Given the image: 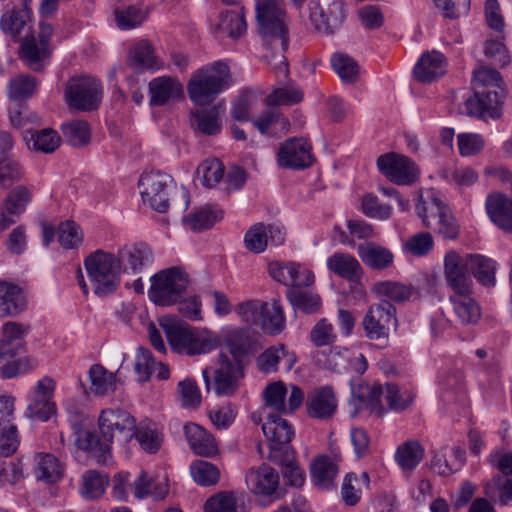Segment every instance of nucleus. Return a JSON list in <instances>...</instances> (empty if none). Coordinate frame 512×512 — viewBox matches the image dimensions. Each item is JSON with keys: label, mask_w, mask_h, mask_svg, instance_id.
I'll return each mask as SVG.
<instances>
[{"label": "nucleus", "mask_w": 512, "mask_h": 512, "mask_svg": "<svg viewBox=\"0 0 512 512\" xmlns=\"http://www.w3.org/2000/svg\"><path fill=\"white\" fill-rule=\"evenodd\" d=\"M98 428L101 438L88 429L74 427L75 444L103 464L110 457V445L114 438L124 441L133 438L135 418L124 409L106 408L99 414Z\"/></svg>", "instance_id": "1"}, {"label": "nucleus", "mask_w": 512, "mask_h": 512, "mask_svg": "<svg viewBox=\"0 0 512 512\" xmlns=\"http://www.w3.org/2000/svg\"><path fill=\"white\" fill-rule=\"evenodd\" d=\"M160 326L171 349L178 354L204 355L216 350L220 345V338L216 333L208 329L192 327L174 318H163Z\"/></svg>", "instance_id": "2"}, {"label": "nucleus", "mask_w": 512, "mask_h": 512, "mask_svg": "<svg viewBox=\"0 0 512 512\" xmlns=\"http://www.w3.org/2000/svg\"><path fill=\"white\" fill-rule=\"evenodd\" d=\"M255 9L260 35L273 49L284 53L289 44L286 11L276 0H256ZM277 70L284 76L288 74V65L283 54H280Z\"/></svg>", "instance_id": "3"}, {"label": "nucleus", "mask_w": 512, "mask_h": 512, "mask_svg": "<svg viewBox=\"0 0 512 512\" xmlns=\"http://www.w3.org/2000/svg\"><path fill=\"white\" fill-rule=\"evenodd\" d=\"M231 84L229 66L216 61L195 71L187 85L190 99L198 105H207Z\"/></svg>", "instance_id": "4"}, {"label": "nucleus", "mask_w": 512, "mask_h": 512, "mask_svg": "<svg viewBox=\"0 0 512 512\" xmlns=\"http://www.w3.org/2000/svg\"><path fill=\"white\" fill-rule=\"evenodd\" d=\"M249 345L230 343V352L233 354L235 360H230L226 356L221 357L219 367L213 369L206 367L202 371V376L205 382L207 391L211 389L218 396H230L234 394L239 388V381L243 377V369L241 363L237 360L238 357L247 353Z\"/></svg>", "instance_id": "5"}, {"label": "nucleus", "mask_w": 512, "mask_h": 512, "mask_svg": "<svg viewBox=\"0 0 512 512\" xmlns=\"http://www.w3.org/2000/svg\"><path fill=\"white\" fill-rule=\"evenodd\" d=\"M84 266L95 294L107 296L116 291L122 273L116 255L96 250L85 258Z\"/></svg>", "instance_id": "6"}, {"label": "nucleus", "mask_w": 512, "mask_h": 512, "mask_svg": "<svg viewBox=\"0 0 512 512\" xmlns=\"http://www.w3.org/2000/svg\"><path fill=\"white\" fill-rule=\"evenodd\" d=\"M148 291L152 302L160 306L176 303L188 286L187 275L178 267H170L159 271L151 277Z\"/></svg>", "instance_id": "7"}, {"label": "nucleus", "mask_w": 512, "mask_h": 512, "mask_svg": "<svg viewBox=\"0 0 512 512\" xmlns=\"http://www.w3.org/2000/svg\"><path fill=\"white\" fill-rule=\"evenodd\" d=\"M68 106L77 111H92L97 109L102 99L101 83L90 76L70 78L64 90Z\"/></svg>", "instance_id": "8"}, {"label": "nucleus", "mask_w": 512, "mask_h": 512, "mask_svg": "<svg viewBox=\"0 0 512 512\" xmlns=\"http://www.w3.org/2000/svg\"><path fill=\"white\" fill-rule=\"evenodd\" d=\"M56 387V381L50 376H44L36 381L26 396L25 416L42 422L48 421L56 413Z\"/></svg>", "instance_id": "9"}, {"label": "nucleus", "mask_w": 512, "mask_h": 512, "mask_svg": "<svg viewBox=\"0 0 512 512\" xmlns=\"http://www.w3.org/2000/svg\"><path fill=\"white\" fill-rule=\"evenodd\" d=\"M310 20L323 34H333L344 23L347 7L343 0H312L309 4Z\"/></svg>", "instance_id": "10"}, {"label": "nucleus", "mask_w": 512, "mask_h": 512, "mask_svg": "<svg viewBox=\"0 0 512 512\" xmlns=\"http://www.w3.org/2000/svg\"><path fill=\"white\" fill-rule=\"evenodd\" d=\"M172 182L170 175L160 171L144 173L139 180L143 202L155 211L166 212L169 208L168 195Z\"/></svg>", "instance_id": "11"}, {"label": "nucleus", "mask_w": 512, "mask_h": 512, "mask_svg": "<svg viewBox=\"0 0 512 512\" xmlns=\"http://www.w3.org/2000/svg\"><path fill=\"white\" fill-rule=\"evenodd\" d=\"M368 394L366 396L370 408L373 412L382 415L386 410L381 404V397L383 396L387 402L388 409L395 412H401L407 409L414 400V394L409 389H402L396 384L387 383L385 387L380 384H373L367 387ZM365 398V396H360Z\"/></svg>", "instance_id": "12"}, {"label": "nucleus", "mask_w": 512, "mask_h": 512, "mask_svg": "<svg viewBox=\"0 0 512 512\" xmlns=\"http://www.w3.org/2000/svg\"><path fill=\"white\" fill-rule=\"evenodd\" d=\"M21 437L15 423V398L0 396V455L4 457L14 454Z\"/></svg>", "instance_id": "13"}, {"label": "nucleus", "mask_w": 512, "mask_h": 512, "mask_svg": "<svg viewBox=\"0 0 512 512\" xmlns=\"http://www.w3.org/2000/svg\"><path fill=\"white\" fill-rule=\"evenodd\" d=\"M262 431L269 442V454L267 456L269 460H277L286 449H292L289 443L295 431L289 421L280 415H267V419L262 425Z\"/></svg>", "instance_id": "14"}, {"label": "nucleus", "mask_w": 512, "mask_h": 512, "mask_svg": "<svg viewBox=\"0 0 512 512\" xmlns=\"http://www.w3.org/2000/svg\"><path fill=\"white\" fill-rule=\"evenodd\" d=\"M472 254H460L449 250L443 260V273L448 291L473 286L470 275Z\"/></svg>", "instance_id": "15"}, {"label": "nucleus", "mask_w": 512, "mask_h": 512, "mask_svg": "<svg viewBox=\"0 0 512 512\" xmlns=\"http://www.w3.org/2000/svg\"><path fill=\"white\" fill-rule=\"evenodd\" d=\"M377 166L383 175L397 185L412 184L419 175V170L412 160L396 153L380 156Z\"/></svg>", "instance_id": "16"}, {"label": "nucleus", "mask_w": 512, "mask_h": 512, "mask_svg": "<svg viewBox=\"0 0 512 512\" xmlns=\"http://www.w3.org/2000/svg\"><path fill=\"white\" fill-rule=\"evenodd\" d=\"M396 309L388 301L372 305L363 319L366 336L371 340L387 338L391 326H396Z\"/></svg>", "instance_id": "17"}, {"label": "nucleus", "mask_w": 512, "mask_h": 512, "mask_svg": "<svg viewBox=\"0 0 512 512\" xmlns=\"http://www.w3.org/2000/svg\"><path fill=\"white\" fill-rule=\"evenodd\" d=\"M245 483L250 493L256 496H272L280 483L279 473L262 463L259 466L249 468L245 473Z\"/></svg>", "instance_id": "18"}, {"label": "nucleus", "mask_w": 512, "mask_h": 512, "mask_svg": "<svg viewBox=\"0 0 512 512\" xmlns=\"http://www.w3.org/2000/svg\"><path fill=\"white\" fill-rule=\"evenodd\" d=\"M448 299L458 322L461 324H476L481 318V308L473 297V286L450 291Z\"/></svg>", "instance_id": "19"}, {"label": "nucleus", "mask_w": 512, "mask_h": 512, "mask_svg": "<svg viewBox=\"0 0 512 512\" xmlns=\"http://www.w3.org/2000/svg\"><path fill=\"white\" fill-rule=\"evenodd\" d=\"M280 166L292 169H303L313 162L311 146L304 138L286 140L278 153Z\"/></svg>", "instance_id": "20"}, {"label": "nucleus", "mask_w": 512, "mask_h": 512, "mask_svg": "<svg viewBox=\"0 0 512 512\" xmlns=\"http://www.w3.org/2000/svg\"><path fill=\"white\" fill-rule=\"evenodd\" d=\"M465 106L468 114L482 119H498L502 115V101L497 90L474 92L469 97Z\"/></svg>", "instance_id": "21"}, {"label": "nucleus", "mask_w": 512, "mask_h": 512, "mask_svg": "<svg viewBox=\"0 0 512 512\" xmlns=\"http://www.w3.org/2000/svg\"><path fill=\"white\" fill-rule=\"evenodd\" d=\"M337 398L331 387L325 386L309 393L306 401L307 414L314 419L328 420L337 410Z\"/></svg>", "instance_id": "22"}, {"label": "nucleus", "mask_w": 512, "mask_h": 512, "mask_svg": "<svg viewBox=\"0 0 512 512\" xmlns=\"http://www.w3.org/2000/svg\"><path fill=\"white\" fill-rule=\"evenodd\" d=\"M121 265V272L139 273L153 262V253L144 243H133L123 246L116 256Z\"/></svg>", "instance_id": "23"}, {"label": "nucleus", "mask_w": 512, "mask_h": 512, "mask_svg": "<svg viewBox=\"0 0 512 512\" xmlns=\"http://www.w3.org/2000/svg\"><path fill=\"white\" fill-rule=\"evenodd\" d=\"M297 361L295 353L284 344L273 345L264 350L256 359V365L261 372L273 373L282 362L285 371H290Z\"/></svg>", "instance_id": "24"}, {"label": "nucleus", "mask_w": 512, "mask_h": 512, "mask_svg": "<svg viewBox=\"0 0 512 512\" xmlns=\"http://www.w3.org/2000/svg\"><path fill=\"white\" fill-rule=\"evenodd\" d=\"M150 105L163 106L183 95V85L175 77L160 76L149 83Z\"/></svg>", "instance_id": "25"}, {"label": "nucleus", "mask_w": 512, "mask_h": 512, "mask_svg": "<svg viewBox=\"0 0 512 512\" xmlns=\"http://www.w3.org/2000/svg\"><path fill=\"white\" fill-rule=\"evenodd\" d=\"M183 430L189 447L195 454L206 457L217 454V440L205 428L190 422L184 426Z\"/></svg>", "instance_id": "26"}, {"label": "nucleus", "mask_w": 512, "mask_h": 512, "mask_svg": "<svg viewBox=\"0 0 512 512\" xmlns=\"http://www.w3.org/2000/svg\"><path fill=\"white\" fill-rule=\"evenodd\" d=\"M485 208L491 221L500 229L512 233V200L494 192L487 196Z\"/></svg>", "instance_id": "27"}, {"label": "nucleus", "mask_w": 512, "mask_h": 512, "mask_svg": "<svg viewBox=\"0 0 512 512\" xmlns=\"http://www.w3.org/2000/svg\"><path fill=\"white\" fill-rule=\"evenodd\" d=\"M43 231V243L44 245H49L53 239L55 234L57 233L58 241L60 245L65 249H73L78 247L83 240V233L80 227L74 222L67 220L62 222L57 231L50 224L42 225Z\"/></svg>", "instance_id": "28"}, {"label": "nucleus", "mask_w": 512, "mask_h": 512, "mask_svg": "<svg viewBox=\"0 0 512 512\" xmlns=\"http://www.w3.org/2000/svg\"><path fill=\"white\" fill-rule=\"evenodd\" d=\"M205 512H247V495L243 491H221L207 499Z\"/></svg>", "instance_id": "29"}, {"label": "nucleus", "mask_w": 512, "mask_h": 512, "mask_svg": "<svg viewBox=\"0 0 512 512\" xmlns=\"http://www.w3.org/2000/svg\"><path fill=\"white\" fill-rule=\"evenodd\" d=\"M26 308L23 290L17 284L0 281V318L13 317Z\"/></svg>", "instance_id": "30"}, {"label": "nucleus", "mask_w": 512, "mask_h": 512, "mask_svg": "<svg viewBox=\"0 0 512 512\" xmlns=\"http://www.w3.org/2000/svg\"><path fill=\"white\" fill-rule=\"evenodd\" d=\"M449 208L441 201L438 194L434 190H427L419 196L416 204L418 216L422 219L423 224L432 229L437 220L445 214Z\"/></svg>", "instance_id": "31"}, {"label": "nucleus", "mask_w": 512, "mask_h": 512, "mask_svg": "<svg viewBox=\"0 0 512 512\" xmlns=\"http://www.w3.org/2000/svg\"><path fill=\"white\" fill-rule=\"evenodd\" d=\"M445 60L441 53H424L414 68V75L420 82L429 83L445 73Z\"/></svg>", "instance_id": "32"}, {"label": "nucleus", "mask_w": 512, "mask_h": 512, "mask_svg": "<svg viewBox=\"0 0 512 512\" xmlns=\"http://www.w3.org/2000/svg\"><path fill=\"white\" fill-rule=\"evenodd\" d=\"M35 476L38 480L48 484L59 482L64 476V465L50 453H38L34 457Z\"/></svg>", "instance_id": "33"}, {"label": "nucleus", "mask_w": 512, "mask_h": 512, "mask_svg": "<svg viewBox=\"0 0 512 512\" xmlns=\"http://www.w3.org/2000/svg\"><path fill=\"white\" fill-rule=\"evenodd\" d=\"M464 461V452L459 447L451 450L443 448L434 452L430 462L431 469L440 476H448L456 472Z\"/></svg>", "instance_id": "34"}, {"label": "nucleus", "mask_w": 512, "mask_h": 512, "mask_svg": "<svg viewBox=\"0 0 512 512\" xmlns=\"http://www.w3.org/2000/svg\"><path fill=\"white\" fill-rule=\"evenodd\" d=\"M262 135L281 136L290 128V122L280 111L269 108L253 121Z\"/></svg>", "instance_id": "35"}, {"label": "nucleus", "mask_w": 512, "mask_h": 512, "mask_svg": "<svg viewBox=\"0 0 512 512\" xmlns=\"http://www.w3.org/2000/svg\"><path fill=\"white\" fill-rule=\"evenodd\" d=\"M128 64L130 67L139 70H157L162 64L154 54L152 44L147 40L137 42L129 51Z\"/></svg>", "instance_id": "36"}, {"label": "nucleus", "mask_w": 512, "mask_h": 512, "mask_svg": "<svg viewBox=\"0 0 512 512\" xmlns=\"http://www.w3.org/2000/svg\"><path fill=\"white\" fill-rule=\"evenodd\" d=\"M259 326L265 334L272 336L280 334L285 329L284 310L278 301L264 302Z\"/></svg>", "instance_id": "37"}, {"label": "nucleus", "mask_w": 512, "mask_h": 512, "mask_svg": "<svg viewBox=\"0 0 512 512\" xmlns=\"http://www.w3.org/2000/svg\"><path fill=\"white\" fill-rule=\"evenodd\" d=\"M50 55L51 47L40 43L34 36L25 38L21 44L20 57L32 70H40Z\"/></svg>", "instance_id": "38"}, {"label": "nucleus", "mask_w": 512, "mask_h": 512, "mask_svg": "<svg viewBox=\"0 0 512 512\" xmlns=\"http://www.w3.org/2000/svg\"><path fill=\"white\" fill-rule=\"evenodd\" d=\"M246 31V21L240 10L222 12L219 22L215 28V35L218 38L229 37L237 39Z\"/></svg>", "instance_id": "39"}, {"label": "nucleus", "mask_w": 512, "mask_h": 512, "mask_svg": "<svg viewBox=\"0 0 512 512\" xmlns=\"http://www.w3.org/2000/svg\"><path fill=\"white\" fill-rule=\"evenodd\" d=\"M134 495L138 499L152 496L155 499H163L169 492L167 478L164 476L155 481L145 471H142L133 484Z\"/></svg>", "instance_id": "40"}, {"label": "nucleus", "mask_w": 512, "mask_h": 512, "mask_svg": "<svg viewBox=\"0 0 512 512\" xmlns=\"http://www.w3.org/2000/svg\"><path fill=\"white\" fill-rule=\"evenodd\" d=\"M358 254L361 260L373 269H386L394 259L389 249L373 242L359 245Z\"/></svg>", "instance_id": "41"}, {"label": "nucleus", "mask_w": 512, "mask_h": 512, "mask_svg": "<svg viewBox=\"0 0 512 512\" xmlns=\"http://www.w3.org/2000/svg\"><path fill=\"white\" fill-rule=\"evenodd\" d=\"M338 473V465L335 460L326 455L315 458L311 466V474L315 485L322 489H329L334 485V479Z\"/></svg>", "instance_id": "42"}, {"label": "nucleus", "mask_w": 512, "mask_h": 512, "mask_svg": "<svg viewBox=\"0 0 512 512\" xmlns=\"http://www.w3.org/2000/svg\"><path fill=\"white\" fill-rule=\"evenodd\" d=\"M32 0H23V9H12L3 14L1 18V28L12 37L20 35L31 17Z\"/></svg>", "instance_id": "43"}, {"label": "nucleus", "mask_w": 512, "mask_h": 512, "mask_svg": "<svg viewBox=\"0 0 512 512\" xmlns=\"http://www.w3.org/2000/svg\"><path fill=\"white\" fill-rule=\"evenodd\" d=\"M424 448L416 440H408L398 446L394 458L403 471L411 472L423 460Z\"/></svg>", "instance_id": "44"}, {"label": "nucleus", "mask_w": 512, "mask_h": 512, "mask_svg": "<svg viewBox=\"0 0 512 512\" xmlns=\"http://www.w3.org/2000/svg\"><path fill=\"white\" fill-rule=\"evenodd\" d=\"M133 437L136 438L144 451L151 454L156 453L160 449L163 441L161 432L151 421H143L139 425L135 424Z\"/></svg>", "instance_id": "45"}, {"label": "nucleus", "mask_w": 512, "mask_h": 512, "mask_svg": "<svg viewBox=\"0 0 512 512\" xmlns=\"http://www.w3.org/2000/svg\"><path fill=\"white\" fill-rule=\"evenodd\" d=\"M327 266L336 275L353 280L358 277L361 266L358 260L348 253H335L327 259Z\"/></svg>", "instance_id": "46"}, {"label": "nucleus", "mask_w": 512, "mask_h": 512, "mask_svg": "<svg viewBox=\"0 0 512 512\" xmlns=\"http://www.w3.org/2000/svg\"><path fill=\"white\" fill-rule=\"evenodd\" d=\"M91 391L100 396L116 390L118 380L115 374L107 371L102 365L95 364L89 370Z\"/></svg>", "instance_id": "47"}, {"label": "nucleus", "mask_w": 512, "mask_h": 512, "mask_svg": "<svg viewBox=\"0 0 512 512\" xmlns=\"http://www.w3.org/2000/svg\"><path fill=\"white\" fill-rule=\"evenodd\" d=\"M271 461L282 466V474L287 484L296 488L304 484V472L297 464L293 449H286L279 455V459Z\"/></svg>", "instance_id": "48"}, {"label": "nucleus", "mask_w": 512, "mask_h": 512, "mask_svg": "<svg viewBox=\"0 0 512 512\" xmlns=\"http://www.w3.org/2000/svg\"><path fill=\"white\" fill-rule=\"evenodd\" d=\"M108 478L95 470H88L82 474L79 493L88 500L100 498L108 485Z\"/></svg>", "instance_id": "49"}, {"label": "nucleus", "mask_w": 512, "mask_h": 512, "mask_svg": "<svg viewBox=\"0 0 512 512\" xmlns=\"http://www.w3.org/2000/svg\"><path fill=\"white\" fill-rule=\"evenodd\" d=\"M222 217L223 212L221 209L214 205H206L188 215L185 221L191 230L202 231L211 228Z\"/></svg>", "instance_id": "50"}, {"label": "nucleus", "mask_w": 512, "mask_h": 512, "mask_svg": "<svg viewBox=\"0 0 512 512\" xmlns=\"http://www.w3.org/2000/svg\"><path fill=\"white\" fill-rule=\"evenodd\" d=\"M192 126L207 135H215L220 132L221 124L216 107L210 109H201L192 113Z\"/></svg>", "instance_id": "51"}, {"label": "nucleus", "mask_w": 512, "mask_h": 512, "mask_svg": "<svg viewBox=\"0 0 512 512\" xmlns=\"http://www.w3.org/2000/svg\"><path fill=\"white\" fill-rule=\"evenodd\" d=\"M472 87L474 92L500 90L502 87V77L495 69L480 66L473 73Z\"/></svg>", "instance_id": "52"}, {"label": "nucleus", "mask_w": 512, "mask_h": 512, "mask_svg": "<svg viewBox=\"0 0 512 512\" xmlns=\"http://www.w3.org/2000/svg\"><path fill=\"white\" fill-rule=\"evenodd\" d=\"M29 147H32L36 151L43 153L54 152L61 143V138L58 133L50 128H45L39 131L31 133V137L25 136Z\"/></svg>", "instance_id": "53"}, {"label": "nucleus", "mask_w": 512, "mask_h": 512, "mask_svg": "<svg viewBox=\"0 0 512 512\" xmlns=\"http://www.w3.org/2000/svg\"><path fill=\"white\" fill-rule=\"evenodd\" d=\"M147 7L132 5L115 12V19L120 29L127 30L140 26L148 17Z\"/></svg>", "instance_id": "54"}, {"label": "nucleus", "mask_w": 512, "mask_h": 512, "mask_svg": "<svg viewBox=\"0 0 512 512\" xmlns=\"http://www.w3.org/2000/svg\"><path fill=\"white\" fill-rule=\"evenodd\" d=\"M27 328L20 323L8 321L1 328L0 343L18 354L24 347Z\"/></svg>", "instance_id": "55"}, {"label": "nucleus", "mask_w": 512, "mask_h": 512, "mask_svg": "<svg viewBox=\"0 0 512 512\" xmlns=\"http://www.w3.org/2000/svg\"><path fill=\"white\" fill-rule=\"evenodd\" d=\"M471 270L474 277L485 286H492L495 283L496 263L485 256H471Z\"/></svg>", "instance_id": "56"}, {"label": "nucleus", "mask_w": 512, "mask_h": 512, "mask_svg": "<svg viewBox=\"0 0 512 512\" xmlns=\"http://www.w3.org/2000/svg\"><path fill=\"white\" fill-rule=\"evenodd\" d=\"M375 291L379 296L388 298L395 302L409 300L414 293V288L400 282L383 281L375 285Z\"/></svg>", "instance_id": "57"}, {"label": "nucleus", "mask_w": 512, "mask_h": 512, "mask_svg": "<svg viewBox=\"0 0 512 512\" xmlns=\"http://www.w3.org/2000/svg\"><path fill=\"white\" fill-rule=\"evenodd\" d=\"M190 473L193 480L201 486H212L218 483L220 471L207 461L198 460L191 464Z\"/></svg>", "instance_id": "58"}, {"label": "nucleus", "mask_w": 512, "mask_h": 512, "mask_svg": "<svg viewBox=\"0 0 512 512\" xmlns=\"http://www.w3.org/2000/svg\"><path fill=\"white\" fill-rule=\"evenodd\" d=\"M286 396L287 387L282 381L267 385L263 391L265 405L278 413H287Z\"/></svg>", "instance_id": "59"}, {"label": "nucleus", "mask_w": 512, "mask_h": 512, "mask_svg": "<svg viewBox=\"0 0 512 512\" xmlns=\"http://www.w3.org/2000/svg\"><path fill=\"white\" fill-rule=\"evenodd\" d=\"M64 136L73 146H83L90 141L89 125L83 120H73L62 125Z\"/></svg>", "instance_id": "60"}, {"label": "nucleus", "mask_w": 512, "mask_h": 512, "mask_svg": "<svg viewBox=\"0 0 512 512\" xmlns=\"http://www.w3.org/2000/svg\"><path fill=\"white\" fill-rule=\"evenodd\" d=\"M31 198V191L26 186L18 185L8 193L3 203L6 204L10 214H16L19 217L26 210Z\"/></svg>", "instance_id": "61"}, {"label": "nucleus", "mask_w": 512, "mask_h": 512, "mask_svg": "<svg viewBox=\"0 0 512 512\" xmlns=\"http://www.w3.org/2000/svg\"><path fill=\"white\" fill-rule=\"evenodd\" d=\"M331 65L336 74L345 82L356 81L359 67L348 55L336 53L331 57Z\"/></svg>", "instance_id": "62"}, {"label": "nucleus", "mask_w": 512, "mask_h": 512, "mask_svg": "<svg viewBox=\"0 0 512 512\" xmlns=\"http://www.w3.org/2000/svg\"><path fill=\"white\" fill-rule=\"evenodd\" d=\"M303 92L298 86H287L275 89L266 97L267 106L294 105L301 102Z\"/></svg>", "instance_id": "63"}, {"label": "nucleus", "mask_w": 512, "mask_h": 512, "mask_svg": "<svg viewBox=\"0 0 512 512\" xmlns=\"http://www.w3.org/2000/svg\"><path fill=\"white\" fill-rule=\"evenodd\" d=\"M38 367V361L31 356H25L8 361L0 367V377L3 379L15 378L19 375L26 374Z\"/></svg>", "instance_id": "64"}]
</instances>
